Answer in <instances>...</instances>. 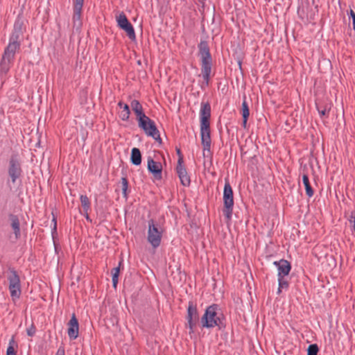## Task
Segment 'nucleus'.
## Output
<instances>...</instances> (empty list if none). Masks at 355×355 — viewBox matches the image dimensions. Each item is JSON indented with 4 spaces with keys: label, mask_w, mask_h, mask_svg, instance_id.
<instances>
[{
    "label": "nucleus",
    "mask_w": 355,
    "mask_h": 355,
    "mask_svg": "<svg viewBox=\"0 0 355 355\" xmlns=\"http://www.w3.org/2000/svg\"><path fill=\"white\" fill-rule=\"evenodd\" d=\"M21 35V26L15 25L14 31L10 37L9 43L4 50L1 62L0 73H6L12 63L15 53L19 49L21 46L20 37Z\"/></svg>",
    "instance_id": "obj_1"
},
{
    "label": "nucleus",
    "mask_w": 355,
    "mask_h": 355,
    "mask_svg": "<svg viewBox=\"0 0 355 355\" xmlns=\"http://www.w3.org/2000/svg\"><path fill=\"white\" fill-rule=\"evenodd\" d=\"M211 106L209 103H202L200 110L201 142L205 149L211 146L210 123Z\"/></svg>",
    "instance_id": "obj_2"
},
{
    "label": "nucleus",
    "mask_w": 355,
    "mask_h": 355,
    "mask_svg": "<svg viewBox=\"0 0 355 355\" xmlns=\"http://www.w3.org/2000/svg\"><path fill=\"white\" fill-rule=\"evenodd\" d=\"M200 324L202 327L205 328L218 327L220 329L225 327L223 315L218 305L213 304L206 309L200 319Z\"/></svg>",
    "instance_id": "obj_3"
},
{
    "label": "nucleus",
    "mask_w": 355,
    "mask_h": 355,
    "mask_svg": "<svg viewBox=\"0 0 355 355\" xmlns=\"http://www.w3.org/2000/svg\"><path fill=\"white\" fill-rule=\"evenodd\" d=\"M162 232V228L158 223H156L153 219L148 220L147 239L154 248L160 245Z\"/></svg>",
    "instance_id": "obj_4"
},
{
    "label": "nucleus",
    "mask_w": 355,
    "mask_h": 355,
    "mask_svg": "<svg viewBox=\"0 0 355 355\" xmlns=\"http://www.w3.org/2000/svg\"><path fill=\"white\" fill-rule=\"evenodd\" d=\"M223 214L226 218L229 220L231 219L233 206H234V197L233 191L229 182L226 181L223 190Z\"/></svg>",
    "instance_id": "obj_5"
},
{
    "label": "nucleus",
    "mask_w": 355,
    "mask_h": 355,
    "mask_svg": "<svg viewBox=\"0 0 355 355\" xmlns=\"http://www.w3.org/2000/svg\"><path fill=\"white\" fill-rule=\"evenodd\" d=\"M139 127L141 128L148 136L152 137L156 141L161 142L159 131L155 122L148 116H146L138 121Z\"/></svg>",
    "instance_id": "obj_6"
},
{
    "label": "nucleus",
    "mask_w": 355,
    "mask_h": 355,
    "mask_svg": "<svg viewBox=\"0 0 355 355\" xmlns=\"http://www.w3.org/2000/svg\"><path fill=\"white\" fill-rule=\"evenodd\" d=\"M187 320V324L186 326L189 329V334H191L194 332V329L199 321L198 310L196 306L193 302H189V304Z\"/></svg>",
    "instance_id": "obj_7"
},
{
    "label": "nucleus",
    "mask_w": 355,
    "mask_h": 355,
    "mask_svg": "<svg viewBox=\"0 0 355 355\" xmlns=\"http://www.w3.org/2000/svg\"><path fill=\"white\" fill-rule=\"evenodd\" d=\"M116 21L119 27L126 33L130 40H135L136 39L134 28L123 12H121L116 16Z\"/></svg>",
    "instance_id": "obj_8"
},
{
    "label": "nucleus",
    "mask_w": 355,
    "mask_h": 355,
    "mask_svg": "<svg viewBox=\"0 0 355 355\" xmlns=\"http://www.w3.org/2000/svg\"><path fill=\"white\" fill-rule=\"evenodd\" d=\"M8 175L11 178L12 183L21 175V168L19 162L15 157H12L9 161Z\"/></svg>",
    "instance_id": "obj_9"
},
{
    "label": "nucleus",
    "mask_w": 355,
    "mask_h": 355,
    "mask_svg": "<svg viewBox=\"0 0 355 355\" xmlns=\"http://www.w3.org/2000/svg\"><path fill=\"white\" fill-rule=\"evenodd\" d=\"M183 159L182 158L178 159V165L176 167L177 173L178 174V177L180 180L181 184L183 186L187 187L190 184V178L187 174L186 168L182 165Z\"/></svg>",
    "instance_id": "obj_10"
},
{
    "label": "nucleus",
    "mask_w": 355,
    "mask_h": 355,
    "mask_svg": "<svg viewBox=\"0 0 355 355\" xmlns=\"http://www.w3.org/2000/svg\"><path fill=\"white\" fill-rule=\"evenodd\" d=\"M148 169L156 180L162 178V166L160 162H155L151 157L148 158Z\"/></svg>",
    "instance_id": "obj_11"
},
{
    "label": "nucleus",
    "mask_w": 355,
    "mask_h": 355,
    "mask_svg": "<svg viewBox=\"0 0 355 355\" xmlns=\"http://www.w3.org/2000/svg\"><path fill=\"white\" fill-rule=\"evenodd\" d=\"M68 327L67 334L69 337L71 339H76L78 338L79 332V324L75 314L72 315L70 320L68 322Z\"/></svg>",
    "instance_id": "obj_12"
},
{
    "label": "nucleus",
    "mask_w": 355,
    "mask_h": 355,
    "mask_svg": "<svg viewBox=\"0 0 355 355\" xmlns=\"http://www.w3.org/2000/svg\"><path fill=\"white\" fill-rule=\"evenodd\" d=\"M202 61V76L205 81V84L209 85V76L211 71V58L201 60Z\"/></svg>",
    "instance_id": "obj_13"
},
{
    "label": "nucleus",
    "mask_w": 355,
    "mask_h": 355,
    "mask_svg": "<svg viewBox=\"0 0 355 355\" xmlns=\"http://www.w3.org/2000/svg\"><path fill=\"white\" fill-rule=\"evenodd\" d=\"M274 264L277 266L278 277H285L288 275L291 270V264L288 261L281 259L279 261H275Z\"/></svg>",
    "instance_id": "obj_14"
},
{
    "label": "nucleus",
    "mask_w": 355,
    "mask_h": 355,
    "mask_svg": "<svg viewBox=\"0 0 355 355\" xmlns=\"http://www.w3.org/2000/svg\"><path fill=\"white\" fill-rule=\"evenodd\" d=\"M130 105H131L132 110L135 113L138 121L140 119H142V118L144 119V117L146 116L143 111L141 105L140 104V103L138 101L133 100L131 102Z\"/></svg>",
    "instance_id": "obj_15"
},
{
    "label": "nucleus",
    "mask_w": 355,
    "mask_h": 355,
    "mask_svg": "<svg viewBox=\"0 0 355 355\" xmlns=\"http://www.w3.org/2000/svg\"><path fill=\"white\" fill-rule=\"evenodd\" d=\"M199 53L201 60L211 59V54L208 44L205 41H202L199 44Z\"/></svg>",
    "instance_id": "obj_16"
},
{
    "label": "nucleus",
    "mask_w": 355,
    "mask_h": 355,
    "mask_svg": "<svg viewBox=\"0 0 355 355\" xmlns=\"http://www.w3.org/2000/svg\"><path fill=\"white\" fill-rule=\"evenodd\" d=\"M9 218L11 222L10 225L14 230L15 239H18L20 236L19 220L17 216L13 214L10 215Z\"/></svg>",
    "instance_id": "obj_17"
},
{
    "label": "nucleus",
    "mask_w": 355,
    "mask_h": 355,
    "mask_svg": "<svg viewBox=\"0 0 355 355\" xmlns=\"http://www.w3.org/2000/svg\"><path fill=\"white\" fill-rule=\"evenodd\" d=\"M130 160L134 165L138 166L141 164V154L139 148H133L132 149Z\"/></svg>",
    "instance_id": "obj_18"
},
{
    "label": "nucleus",
    "mask_w": 355,
    "mask_h": 355,
    "mask_svg": "<svg viewBox=\"0 0 355 355\" xmlns=\"http://www.w3.org/2000/svg\"><path fill=\"white\" fill-rule=\"evenodd\" d=\"M8 280L9 282V285H17L20 284L19 277L13 268L9 269V275L8 276Z\"/></svg>",
    "instance_id": "obj_19"
},
{
    "label": "nucleus",
    "mask_w": 355,
    "mask_h": 355,
    "mask_svg": "<svg viewBox=\"0 0 355 355\" xmlns=\"http://www.w3.org/2000/svg\"><path fill=\"white\" fill-rule=\"evenodd\" d=\"M241 112H242V116H243V125L244 128H245L247 121H248V116L250 115L249 107H248V103L245 101V96H244V100L242 103Z\"/></svg>",
    "instance_id": "obj_20"
},
{
    "label": "nucleus",
    "mask_w": 355,
    "mask_h": 355,
    "mask_svg": "<svg viewBox=\"0 0 355 355\" xmlns=\"http://www.w3.org/2000/svg\"><path fill=\"white\" fill-rule=\"evenodd\" d=\"M302 182L304 183V185L306 189V193L309 197H312L314 192L310 184L308 175L306 174H304L302 175Z\"/></svg>",
    "instance_id": "obj_21"
},
{
    "label": "nucleus",
    "mask_w": 355,
    "mask_h": 355,
    "mask_svg": "<svg viewBox=\"0 0 355 355\" xmlns=\"http://www.w3.org/2000/svg\"><path fill=\"white\" fill-rule=\"evenodd\" d=\"M9 290L10 295L14 300L15 298H19L21 295V285H9Z\"/></svg>",
    "instance_id": "obj_22"
},
{
    "label": "nucleus",
    "mask_w": 355,
    "mask_h": 355,
    "mask_svg": "<svg viewBox=\"0 0 355 355\" xmlns=\"http://www.w3.org/2000/svg\"><path fill=\"white\" fill-rule=\"evenodd\" d=\"M83 1L84 0H76V4L74 6V17H77L78 19L80 18Z\"/></svg>",
    "instance_id": "obj_23"
},
{
    "label": "nucleus",
    "mask_w": 355,
    "mask_h": 355,
    "mask_svg": "<svg viewBox=\"0 0 355 355\" xmlns=\"http://www.w3.org/2000/svg\"><path fill=\"white\" fill-rule=\"evenodd\" d=\"M80 199L85 213L88 212V210L90 208V202L89 198L87 196L81 195Z\"/></svg>",
    "instance_id": "obj_24"
},
{
    "label": "nucleus",
    "mask_w": 355,
    "mask_h": 355,
    "mask_svg": "<svg viewBox=\"0 0 355 355\" xmlns=\"http://www.w3.org/2000/svg\"><path fill=\"white\" fill-rule=\"evenodd\" d=\"M121 187H122V193L123 196L125 198H127L128 196V182L126 178L123 177L121 178Z\"/></svg>",
    "instance_id": "obj_25"
},
{
    "label": "nucleus",
    "mask_w": 355,
    "mask_h": 355,
    "mask_svg": "<svg viewBox=\"0 0 355 355\" xmlns=\"http://www.w3.org/2000/svg\"><path fill=\"white\" fill-rule=\"evenodd\" d=\"M318 347L316 344L310 345L307 349V355H317Z\"/></svg>",
    "instance_id": "obj_26"
},
{
    "label": "nucleus",
    "mask_w": 355,
    "mask_h": 355,
    "mask_svg": "<svg viewBox=\"0 0 355 355\" xmlns=\"http://www.w3.org/2000/svg\"><path fill=\"white\" fill-rule=\"evenodd\" d=\"M15 343V340L12 338L9 343V346L7 348L6 355H17L16 351L14 349L13 345Z\"/></svg>",
    "instance_id": "obj_27"
},
{
    "label": "nucleus",
    "mask_w": 355,
    "mask_h": 355,
    "mask_svg": "<svg viewBox=\"0 0 355 355\" xmlns=\"http://www.w3.org/2000/svg\"><path fill=\"white\" fill-rule=\"evenodd\" d=\"M279 285L280 288L287 289L288 283L284 279V277H278Z\"/></svg>",
    "instance_id": "obj_28"
},
{
    "label": "nucleus",
    "mask_w": 355,
    "mask_h": 355,
    "mask_svg": "<svg viewBox=\"0 0 355 355\" xmlns=\"http://www.w3.org/2000/svg\"><path fill=\"white\" fill-rule=\"evenodd\" d=\"M130 111L128 105H124V112L122 114L121 119L125 121L128 119Z\"/></svg>",
    "instance_id": "obj_29"
},
{
    "label": "nucleus",
    "mask_w": 355,
    "mask_h": 355,
    "mask_svg": "<svg viewBox=\"0 0 355 355\" xmlns=\"http://www.w3.org/2000/svg\"><path fill=\"white\" fill-rule=\"evenodd\" d=\"M35 331H36L35 327L34 324L32 323L31 324L30 327H28L27 329V334L28 336H33L35 335Z\"/></svg>",
    "instance_id": "obj_30"
},
{
    "label": "nucleus",
    "mask_w": 355,
    "mask_h": 355,
    "mask_svg": "<svg viewBox=\"0 0 355 355\" xmlns=\"http://www.w3.org/2000/svg\"><path fill=\"white\" fill-rule=\"evenodd\" d=\"M118 277L119 275L113 274L112 275V284L114 288H116L117 284H118Z\"/></svg>",
    "instance_id": "obj_31"
},
{
    "label": "nucleus",
    "mask_w": 355,
    "mask_h": 355,
    "mask_svg": "<svg viewBox=\"0 0 355 355\" xmlns=\"http://www.w3.org/2000/svg\"><path fill=\"white\" fill-rule=\"evenodd\" d=\"M211 155L210 152V148H208V149H205V147H203V156L205 157H209Z\"/></svg>",
    "instance_id": "obj_32"
},
{
    "label": "nucleus",
    "mask_w": 355,
    "mask_h": 355,
    "mask_svg": "<svg viewBox=\"0 0 355 355\" xmlns=\"http://www.w3.org/2000/svg\"><path fill=\"white\" fill-rule=\"evenodd\" d=\"M121 262L119 263V266L118 267H116V268H114L112 270V275L113 274H116V275H119V272H120V265H121Z\"/></svg>",
    "instance_id": "obj_33"
},
{
    "label": "nucleus",
    "mask_w": 355,
    "mask_h": 355,
    "mask_svg": "<svg viewBox=\"0 0 355 355\" xmlns=\"http://www.w3.org/2000/svg\"><path fill=\"white\" fill-rule=\"evenodd\" d=\"M55 355H64V350L63 349H58Z\"/></svg>",
    "instance_id": "obj_34"
},
{
    "label": "nucleus",
    "mask_w": 355,
    "mask_h": 355,
    "mask_svg": "<svg viewBox=\"0 0 355 355\" xmlns=\"http://www.w3.org/2000/svg\"><path fill=\"white\" fill-rule=\"evenodd\" d=\"M177 154L178 155L179 157L178 159H180V157L183 159L182 155L180 149H177Z\"/></svg>",
    "instance_id": "obj_35"
},
{
    "label": "nucleus",
    "mask_w": 355,
    "mask_h": 355,
    "mask_svg": "<svg viewBox=\"0 0 355 355\" xmlns=\"http://www.w3.org/2000/svg\"><path fill=\"white\" fill-rule=\"evenodd\" d=\"M318 111H319L320 114H321V116H324V115H325V114H326V110H325V109H324V110H321V111H320V110H318Z\"/></svg>",
    "instance_id": "obj_36"
},
{
    "label": "nucleus",
    "mask_w": 355,
    "mask_h": 355,
    "mask_svg": "<svg viewBox=\"0 0 355 355\" xmlns=\"http://www.w3.org/2000/svg\"><path fill=\"white\" fill-rule=\"evenodd\" d=\"M124 105H125V104H123V103L122 102H121V101L118 103V105H119L121 108H122L123 110H124Z\"/></svg>",
    "instance_id": "obj_37"
},
{
    "label": "nucleus",
    "mask_w": 355,
    "mask_h": 355,
    "mask_svg": "<svg viewBox=\"0 0 355 355\" xmlns=\"http://www.w3.org/2000/svg\"><path fill=\"white\" fill-rule=\"evenodd\" d=\"M350 15L352 17V19L355 17V13L352 10H350Z\"/></svg>",
    "instance_id": "obj_38"
},
{
    "label": "nucleus",
    "mask_w": 355,
    "mask_h": 355,
    "mask_svg": "<svg viewBox=\"0 0 355 355\" xmlns=\"http://www.w3.org/2000/svg\"><path fill=\"white\" fill-rule=\"evenodd\" d=\"M85 218H86V219H87V220H90V221H91V220H90V218H89V215H88V213H87H87H85Z\"/></svg>",
    "instance_id": "obj_39"
},
{
    "label": "nucleus",
    "mask_w": 355,
    "mask_h": 355,
    "mask_svg": "<svg viewBox=\"0 0 355 355\" xmlns=\"http://www.w3.org/2000/svg\"><path fill=\"white\" fill-rule=\"evenodd\" d=\"M352 19H353V28L355 31V17Z\"/></svg>",
    "instance_id": "obj_40"
},
{
    "label": "nucleus",
    "mask_w": 355,
    "mask_h": 355,
    "mask_svg": "<svg viewBox=\"0 0 355 355\" xmlns=\"http://www.w3.org/2000/svg\"><path fill=\"white\" fill-rule=\"evenodd\" d=\"M282 289L283 288H280V287L279 286L278 290H277V294H280L282 291Z\"/></svg>",
    "instance_id": "obj_41"
},
{
    "label": "nucleus",
    "mask_w": 355,
    "mask_h": 355,
    "mask_svg": "<svg viewBox=\"0 0 355 355\" xmlns=\"http://www.w3.org/2000/svg\"><path fill=\"white\" fill-rule=\"evenodd\" d=\"M54 228L55 229V227H56V223L55 222V224H54Z\"/></svg>",
    "instance_id": "obj_42"
}]
</instances>
